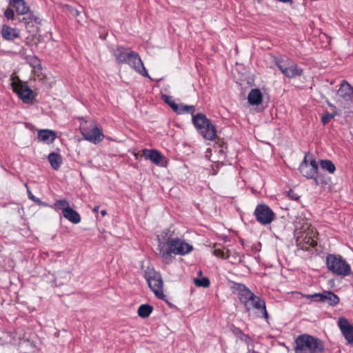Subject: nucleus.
Listing matches in <instances>:
<instances>
[{
    "label": "nucleus",
    "mask_w": 353,
    "mask_h": 353,
    "mask_svg": "<svg viewBox=\"0 0 353 353\" xmlns=\"http://www.w3.org/2000/svg\"><path fill=\"white\" fill-rule=\"evenodd\" d=\"M233 290L238 295L246 311L249 312L251 310L250 305H252V307L257 310V316L265 319L268 321V314L266 310L265 301L263 299L255 295L243 283H234Z\"/></svg>",
    "instance_id": "obj_1"
},
{
    "label": "nucleus",
    "mask_w": 353,
    "mask_h": 353,
    "mask_svg": "<svg viewBox=\"0 0 353 353\" xmlns=\"http://www.w3.org/2000/svg\"><path fill=\"white\" fill-rule=\"evenodd\" d=\"M323 350V342L314 336L303 334L294 340L295 353H322Z\"/></svg>",
    "instance_id": "obj_2"
},
{
    "label": "nucleus",
    "mask_w": 353,
    "mask_h": 353,
    "mask_svg": "<svg viewBox=\"0 0 353 353\" xmlns=\"http://www.w3.org/2000/svg\"><path fill=\"white\" fill-rule=\"evenodd\" d=\"M193 250V246L183 239L176 237L167 247L166 250L161 252V259L163 263L170 264L174 260L172 254L184 256Z\"/></svg>",
    "instance_id": "obj_3"
},
{
    "label": "nucleus",
    "mask_w": 353,
    "mask_h": 353,
    "mask_svg": "<svg viewBox=\"0 0 353 353\" xmlns=\"http://www.w3.org/2000/svg\"><path fill=\"white\" fill-rule=\"evenodd\" d=\"M192 123L196 131L205 139L212 141L216 135V130L214 125L203 113H197L193 115Z\"/></svg>",
    "instance_id": "obj_4"
},
{
    "label": "nucleus",
    "mask_w": 353,
    "mask_h": 353,
    "mask_svg": "<svg viewBox=\"0 0 353 353\" xmlns=\"http://www.w3.org/2000/svg\"><path fill=\"white\" fill-rule=\"evenodd\" d=\"M326 266L329 271L338 276H347L351 273L350 265L341 255L328 254Z\"/></svg>",
    "instance_id": "obj_5"
},
{
    "label": "nucleus",
    "mask_w": 353,
    "mask_h": 353,
    "mask_svg": "<svg viewBox=\"0 0 353 353\" xmlns=\"http://www.w3.org/2000/svg\"><path fill=\"white\" fill-rule=\"evenodd\" d=\"M145 279L152 292L161 300H165V296L163 291V280L159 272L154 268H148L144 272Z\"/></svg>",
    "instance_id": "obj_6"
},
{
    "label": "nucleus",
    "mask_w": 353,
    "mask_h": 353,
    "mask_svg": "<svg viewBox=\"0 0 353 353\" xmlns=\"http://www.w3.org/2000/svg\"><path fill=\"white\" fill-rule=\"evenodd\" d=\"M11 87L18 98L24 103L32 104L34 101L36 94L29 87L27 82L22 81L17 77L16 79L12 81Z\"/></svg>",
    "instance_id": "obj_7"
},
{
    "label": "nucleus",
    "mask_w": 353,
    "mask_h": 353,
    "mask_svg": "<svg viewBox=\"0 0 353 353\" xmlns=\"http://www.w3.org/2000/svg\"><path fill=\"white\" fill-rule=\"evenodd\" d=\"M276 65L281 73L288 79H294L301 77L303 74V70L292 59L282 58L276 60Z\"/></svg>",
    "instance_id": "obj_8"
},
{
    "label": "nucleus",
    "mask_w": 353,
    "mask_h": 353,
    "mask_svg": "<svg viewBox=\"0 0 353 353\" xmlns=\"http://www.w3.org/2000/svg\"><path fill=\"white\" fill-rule=\"evenodd\" d=\"M80 131L85 140L94 144L100 143L104 137L103 133L95 123H92L88 126L81 125Z\"/></svg>",
    "instance_id": "obj_9"
},
{
    "label": "nucleus",
    "mask_w": 353,
    "mask_h": 353,
    "mask_svg": "<svg viewBox=\"0 0 353 353\" xmlns=\"http://www.w3.org/2000/svg\"><path fill=\"white\" fill-rule=\"evenodd\" d=\"M254 214L257 221L262 225L270 223L274 218V212L265 204H259L254 210Z\"/></svg>",
    "instance_id": "obj_10"
},
{
    "label": "nucleus",
    "mask_w": 353,
    "mask_h": 353,
    "mask_svg": "<svg viewBox=\"0 0 353 353\" xmlns=\"http://www.w3.org/2000/svg\"><path fill=\"white\" fill-rule=\"evenodd\" d=\"M124 63L128 64L139 74L145 77L150 78L139 54L137 52L134 51H130V54H128L126 61H125Z\"/></svg>",
    "instance_id": "obj_11"
},
{
    "label": "nucleus",
    "mask_w": 353,
    "mask_h": 353,
    "mask_svg": "<svg viewBox=\"0 0 353 353\" xmlns=\"http://www.w3.org/2000/svg\"><path fill=\"white\" fill-rule=\"evenodd\" d=\"M307 298L316 302L326 303L334 306L339 302V297L332 291H324L323 293H314L308 294Z\"/></svg>",
    "instance_id": "obj_12"
},
{
    "label": "nucleus",
    "mask_w": 353,
    "mask_h": 353,
    "mask_svg": "<svg viewBox=\"0 0 353 353\" xmlns=\"http://www.w3.org/2000/svg\"><path fill=\"white\" fill-rule=\"evenodd\" d=\"M174 239L173 237V232H171L170 230H165L157 236L158 250L161 257V252L166 250L167 247L170 246L171 242Z\"/></svg>",
    "instance_id": "obj_13"
},
{
    "label": "nucleus",
    "mask_w": 353,
    "mask_h": 353,
    "mask_svg": "<svg viewBox=\"0 0 353 353\" xmlns=\"http://www.w3.org/2000/svg\"><path fill=\"white\" fill-rule=\"evenodd\" d=\"M142 155L145 159L151 161L156 165L165 166V164L162 161L164 157L155 149H143L142 150Z\"/></svg>",
    "instance_id": "obj_14"
},
{
    "label": "nucleus",
    "mask_w": 353,
    "mask_h": 353,
    "mask_svg": "<svg viewBox=\"0 0 353 353\" xmlns=\"http://www.w3.org/2000/svg\"><path fill=\"white\" fill-rule=\"evenodd\" d=\"M338 325L347 343H353V325L343 317L339 319Z\"/></svg>",
    "instance_id": "obj_15"
},
{
    "label": "nucleus",
    "mask_w": 353,
    "mask_h": 353,
    "mask_svg": "<svg viewBox=\"0 0 353 353\" xmlns=\"http://www.w3.org/2000/svg\"><path fill=\"white\" fill-rule=\"evenodd\" d=\"M337 94L350 104L353 103V87L345 80L341 81Z\"/></svg>",
    "instance_id": "obj_16"
},
{
    "label": "nucleus",
    "mask_w": 353,
    "mask_h": 353,
    "mask_svg": "<svg viewBox=\"0 0 353 353\" xmlns=\"http://www.w3.org/2000/svg\"><path fill=\"white\" fill-rule=\"evenodd\" d=\"M57 137L56 132L51 130L43 129L38 131V140L44 143H52Z\"/></svg>",
    "instance_id": "obj_17"
},
{
    "label": "nucleus",
    "mask_w": 353,
    "mask_h": 353,
    "mask_svg": "<svg viewBox=\"0 0 353 353\" xmlns=\"http://www.w3.org/2000/svg\"><path fill=\"white\" fill-rule=\"evenodd\" d=\"M130 51L129 49L122 46H117L113 52L116 62L119 64L124 63L128 54H130Z\"/></svg>",
    "instance_id": "obj_18"
},
{
    "label": "nucleus",
    "mask_w": 353,
    "mask_h": 353,
    "mask_svg": "<svg viewBox=\"0 0 353 353\" xmlns=\"http://www.w3.org/2000/svg\"><path fill=\"white\" fill-rule=\"evenodd\" d=\"M248 101L252 105H260L263 101V94L260 89H252L248 95Z\"/></svg>",
    "instance_id": "obj_19"
},
{
    "label": "nucleus",
    "mask_w": 353,
    "mask_h": 353,
    "mask_svg": "<svg viewBox=\"0 0 353 353\" xmlns=\"http://www.w3.org/2000/svg\"><path fill=\"white\" fill-rule=\"evenodd\" d=\"M1 33L2 37L7 41H13L19 37L18 30L16 28H12L6 24L2 26Z\"/></svg>",
    "instance_id": "obj_20"
},
{
    "label": "nucleus",
    "mask_w": 353,
    "mask_h": 353,
    "mask_svg": "<svg viewBox=\"0 0 353 353\" xmlns=\"http://www.w3.org/2000/svg\"><path fill=\"white\" fill-rule=\"evenodd\" d=\"M19 21L23 23L26 26L33 23L41 24V22L40 18L35 15L32 11H30V9L23 17L19 19Z\"/></svg>",
    "instance_id": "obj_21"
},
{
    "label": "nucleus",
    "mask_w": 353,
    "mask_h": 353,
    "mask_svg": "<svg viewBox=\"0 0 353 353\" xmlns=\"http://www.w3.org/2000/svg\"><path fill=\"white\" fill-rule=\"evenodd\" d=\"M9 5L14 7L19 15H24L28 12L29 6H27L25 0H9Z\"/></svg>",
    "instance_id": "obj_22"
},
{
    "label": "nucleus",
    "mask_w": 353,
    "mask_h": 353,
    "mask_svg": "<svg viewBox=\"0 0 353 353\" xmlns=\"http://www.w3.org/2000/svg\"><path fill=\"white\" fill-rule=\"evenodd\" d=\"M63 216L72 223L77 224L81 221L80 214L72 208H66Z\"/></svg>",
    "instance_id": "obj_23"
},
{
    "label": "nucleus",
    "mask_w": 353,
    "mask_h": 353,
    "mask_svg": "<svg viewBox=\"0 0 353 353\" xmlns=\"http://www.w3.org/2000/svg\"><path fill=\"white\" fill-rule=\"evenodd\" d=\"M48 160L54 170H57L62 163L61 156L59 154L55 152L50 153L48 157Z\"/></svg>",
    "instance_id": "obj_24"
},
{
    "label": "nucleus",
    "mask_w": 353,
    "mask_h": 353,
    "mask_svg": "<svg viewBox=\"0 0 353 353\" xmlns=\"http://www.w3.org/2000/svg\"><path fill=\"white\" fill-rule=\"evenodd\" d=\"M177 114H183L185 113H190L192 116L194 115V113L195 112V106L194 105H189L184 104H177V110L176 111H174Z\"/></svg>",
    "instance_id": "obj_25"
},
{
    "label": "nucleus",
    "mask_w": 353,
    "mask_h": 353,
    "mask_svg": "<svg viewBox=\"0 0 353 353\" xmlns=\"http://www.w3.org/2000/svg\"><path fill=\"white\" fill-rule=\"evenodd\" d=\"M319 165L323 170L327 171L330 174H333L336 170V167L331 160L321 159Z\"/></svg>",
    "instance_id": "obj_26"
},
{
    "label": "nucleus",
    "mask_w": 353,
    "mask_h": 353,
    "mask_svg": "<svg viewBox=\"0 0 353 353\" xmlns=\"http://www.w3.org/2000/svg\"><path fill=\"white\" fill-rule=\"evenodd\" d=\"M153 310L152 306L149 304H142L138 309V314L142 318L148 317Z\"/></svg>",
    "instance_id": "obj_27"
},
{
    "label": "nucleus",
    "mask_w": 353,
    "mask_h": 353,
    "mask_svg": "<svg viewBox=\"0 0 353 353\" xmlns=\"http://www.w3.org/2000/svg\"><path fill=\"white\" fill-rule=\"evenodd\" d=\"M330 107L333 108V112L332 113L328 112L327 111L323 112L321 117V122L323 125L327 123L332 119H333L336 114V108L334 105L331 103L329 104Z\"/></svg>",
    "instance_id": "obj_28"
},
{
    "label": "nucleus",
    "mask_w": 353,
    "mask_h": 353,
    "mask_svg": "<svg viewBox=\"0 0 353 353\" xmlns=\"http://www.w3.org/2000/svg\"><path fill=\"white\" fill-rule=\"evenodd\" d=\"M299 170L301 175L307 179L314 178L317 174V172L312 170L309 165L304 168H299Z\"/></svg>",
    "instance_id": "obj_29"
},
{
    "label": "nucleus",
    "mask_w": 353,
    "mask_h": 353,
    "mask_svg": "<svg viewBox=\"0 0 353 353\" xmlns=\"http://www.w3.org/2000/svg\"><path fill=\"white\" fill-rule=\"evenodd\" d=\"M194 283L197 287L208 288L210 285V281L208 277L194 278Z\"/></svg>",
    "instance_id": "obj_30"
},
{
    "label": "nucleus",
    "mask_w": 353,
    "mask_h": 353,
    "mask_svg": "<svg viewBox=\"0 0 353 353\" xmlns=\"http://www.w3.org/2000/svg\"><path fill=\"white\" fill-rule=\"evenodd\" d=\"M69 203L68 202L65 200H58L54 203V208L57 210H61L63 211V214L64 213V210L66 208H69Z\"/></svg>",
    "instance_id": "obj_31"
},
{
    "label": "nucleus",
    "mask_w": 353,
    "mask_h": 353,
    "mask_svg": "<svg viewBox=\"0 0 353 353\" xmlns=\"http://www.w3.org/2000/svg\"><path fill=\"white\" fill-rule=\"evenodd\" d=\"M162 99L172 108L173 111H176L177 103H175L172 97L163 94Z\"/></svg>",
    "instance_id": "obj_32"
},
{
    "label": "nucleus",
    "mask_w": 353,
    "mask_h": 353,
    "mask_svg": "<svg viewBox=\"0 0 353 353\" xmlns=\"http://www.w3.org/2000/svg\"><path fill=\"white\" fill-rule=\"evenodd\" d=\"M311 179L314 180L315 185H327L329 183V180L327 179H321V174L317 172V174L314 176V178H312Z\"/></svg>",
    "instance_id": "obj_33"
},
{
    "label": "nucleus",
    "mask_w": 353,
    "mask_h": 353,
    "mask_svg": "<svg viewBox=\"0 0 353 353\" xmlns=\"http://www.w3.org/2000/svg\"><path fill=\"white\" fill-rule=\"evenodd\" d=\"M233 333L238 336L241 340L242 341H246L247 339H249V336L246 334H245L242 330L239 327H234L233 329Z\"/></svg>",
    "instance_id": "obj_34"
},
{
    "label": "nucleus",
    "mask_w": 353,
    "mask_h": 353,
    "mask_svg": "<svg viewBox=\"0 0 353 353\" xmlns=\"http://www.w3.org/2000/svg\"><path fill=\"white\" fill-rule=\"evenodd\" d=\"M28 198L30 200L34 201L35 203H38L39 205H42L44 206L47 205V204L44 202H42L40 199L34 196L30 190H28Z\"/></svg>",
    "instance_id": "obj_35"
},
{
    "label": "nucleus",
    "mask_w": 353,
    "mask_h": 353,
    "mask_svg": "<svg viewBox=\"0 0 353 353\" xmlns=\"http://www.w3.org/2000/svg\"><path fill=\"white\" fill-rule=\"evenodd\" d=\"M4 16L8 20H13L14 18V12L10 8H8L4 12Z\"/></svg>",
    "instance_id": "obj_36"
},
{
    "label": "nucleus",
    "mask_w": 353,
    "mask_h": 353,
    "mask_svg": "<svg viewBox=\"0 0 353 353\" xmlns=\"http://www.w3.org/2000/svg\"><path fill=\"white\" fill-rule=\"evenodd\" d=\"M213 254L217 257H220L221 259H228V256H225L224 252L221 249H215L213 251Z\"/></svg>",
    "instance_id": "obj_37"
},
{
    "label": "nucleus",
    "mask_w": 353,
    "mask_h": 353,
    "mask_svg": "<svg viewBox=\"0 0 353 353\" xmlns=\"http://www.w3.org/2000/svg\"><path fill=\"white\" fill-rule=\"evenodd\" d=\"M309 166L310 167V168H312V170L318 172L319 165L315 159H312L310 161Z\"/></svg>",
    "instance_id": "obj_38"
},
{
    "label": "nucleus",
    "mask_w": 353,
    "mask_h": 353,
    "mask_svg": "<svg viewBox=\"0 0 353 353\" xmlns=\"http://www.w3.org/2000/svg\"><path fill=\"white\" fill-rule=\"evenodd\" d=\"M288 196L289 198L294 201H297L299 199V196L292 190L288 192Z\"/></svg>",
    "instance_id": "obj_39"
},
{
    "label": "nucleus",
    "mask_w": 353,
    "mask_h": 353,
    "mask_svg": "<svg viewBox=\"0 0 353 353\" xmlns=\"http://www.w3.org/2000/svg\"><path fill=\"white\" fill-rule=\"evenodd\" d=\"M309 165V163L307 159V155L305 154L303 161L300 163L299 168H304Z\"/></svg>",
    "instance_id": "obj_40"
},
{
    "label": "nucleus",
    "mask_w": 353,
    "mask_h": 353,
    "mask_svg": "<svg viewBox=\"0 0 353 353\" xmlns=\"http://www.w3.org/2000/svg\"><path fill=\"white\" fill-rule=\"evenodd\" d=\"M99 210V206H94V208H93V211L94 212H97Z\"/></svg>",
    "instance_id": "obj_41"
},
{
    "label": "nucleus",
    "mask_w": 353,
    "mask_h": 353,
    "mask_svg": "<svg viewBox=\"0 0 353 353\" xmlns=\"http://www.w3.org/2000/svg\"><path fill=\"white\" fill-rule=\"evenodd\" d=\"M321 179H327V180H329V182L330 181V177L325 176L322 174H321Z\"/></svg>",
    "instance_id": "obj_42"
},
{
    "label": "nucleus",
    "mask_w": 353,
    "mask_h": 353,
    "mask_svg": "<svg viewBox=\"0 0 353 353\" xmlns=\"http://www.w3.org/2000/svg\"><path fill=\"white\" fill-rule=\"evenodd\" d=\"M106 214H107V212H106V210H101V214L103 216H105V215H106Z\"/></svg>",
    "instance_id": "obj_43"
},
{
    "label": "nucleus",
    "mask_w": 353,
    "mask_h": 353,
    "mask_svg": "<svg viewBox=\"0 0 353 353\" xmlns=\"http://www.w3.org/2000/svg\"><path fill=\"white\" fill-rule=\"evenodd\" d=\"M220 152H223L224 154V151H223V148L220 150Z\"/></svg>",
    "instance_id": "obj_44"
},
{
    "label": "nucleus",
    "mask_w": 353,
    "mask_h": 353,
    "mask_svg": "<svg viewBox=\"0 0 353 353\" xmlns=\"http://www.w3.org/2000/svg\"><path fill=\"white\" fill-rule=\"evenodd\" d=\"M198 274L201 275L202 274L201 271H199Z\"/></svg>",
    "instance_id": "obj_45"
}]
</instances>
